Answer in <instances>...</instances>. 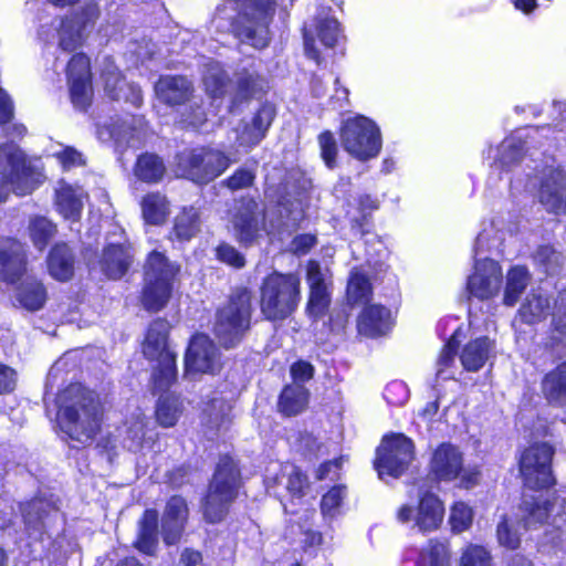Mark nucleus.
Segmentation results:
<instances>
[{
    "instance_id": "28",
    "label": "nucleus",
    "mask_w": 566,
    "mask_h": 566,
    "mask_svg": "<svg viewBox=\"0 0 566 566\" xmlns=\"http://www.w3.org/2000/svg\"><path fill=\"white\" fill-rule=\"evenodd\" d=\"M84 196L82 188L60 180L55 188L56 210L65 220L77 222L81 218Z\"/></svg>"
},
{
    "instance_id": "54",
    "label": "nucleus",
    "mask_w": 566,
    "mask_h": 566,
    "mask_svg": "<svg viewBox=\"0 0 566 566\" xmlns=\"http://www.w3.org/2000/svg\"><path fill=\"white\" fill-rule=\"evenodd\" d=\"M473 510L464 502H455L449 516V523L453 533H462L472 525Z\"/></svg>"
},
{
    "instance_id": "22",
    "label": "nucleus",
    "mask_w": 566,
    "mask_h": 566,
    "mask_svg": "<svg viewBox=\"0 0 566 566\" xmlns=\"http://www.w3.org/2000/svg\"><path fill=\"white\" fill-rule=\"evenodd\" d=\"M27 272L24 245L11 238L0 240V281L15 283Z\"/></svg>"
},
{
    "instance_id": "18",
    "label": "nucleus",
    "mask_w": 566,
    "mask_h": 566,
    "mask_svg": "<svg viewBox=\"0 0 566 566\" xmlns=\"http://www.w3.org/2000/svg\"><path fill=\"white\" fill-rule=\"evenodd\" d=\"M187 376L213 374L220 368L218 349L212 340L203 334L191 338L185 356Z\"/></svg>"
},
{
    "instance_id": "7",
    "label": "nucleus",
    "mask_w": 566,
    "mask_h": 566,
    "mask_svg": "<svg viewBox=\"0 0 566 566\" xmlns=\"http://www.w3.org/2000/svg\"><path fill=\"white\" fill-rule=\"evenodd\" d=\"M239 483L240 474L235 462L229 457H222L203 506V515L209 523H218L226 516L230 503L237 496Z\"/></svg>"
},
{
    "instance_id": "39",
    "label": "nucleus",
    "mask_w": 566,
    "mask_h": 566,
    "mask_svg": "<svg viewBox=\"0 0 566 566\" xmlns=\"http://www.w3.org/2000/svg\"><path fill=\"white\" fill-rule=\"evenodd\" d=\"M166 172V166L163 159L156 154H142L134 166V175L137 179L155 184L163 179Z\"/></svg>"
},
{
    "instance_id": "59",
    "label": "nucleus",
    "mask_w": 566,
    "mask_h": 566,
    "mask_svg": "<svg viewBox=\"0 0 566 566\" xmlns=\"http://www.w3.org/2000/svg\"><path fill=\"white\" fill-rule=\"evenodd\" d=\"M497 542L501 546L509 549H516L520 546V534L513 523L504 517L497 525Z\"/></svg>"
},
{
    "instance_id": "24",
    "label": "nucleus",
    "mask_w": 566,
    "mask_h": 566,
    "mask_svg": "<svg viewBox=\"0 0 566 566\" xmlns=\"http://www.w3.org/2000/svg\"><path fill=\"white\" fill-rule=\"evenodd\" d=\"M102 78L104 81L105 92L112 99H124L134 106L142 104L143 96L140 88L135 84L127 83L122 77L118 69L108 60L105 61Z\"/></svg>"
},
{
    "instance_id": "2",
    "label": "nucleus",
    "mask_w": 566,
    "mask_h": 566,
    "mask_svg": "<svg viewBox=\"0 0 566 566\" xmlns=\"http://www.w3.org/2000/svg\"><path fill=\"white\" fill-rule=\"evenodd\" d=\"M57 422L71 440L90 443L103 420L99 397L81 384H72L59 395Z\"/></svg>"
},
{
    "instance_id": "21",
    "label": "nucleus",
    "mask_w": 566,
    "mask_h": 566,
    "mask_svg": "<svg viewBox=\"0 0 566 566\" xmlns=\"http://www.w3.org/2000/svg\"><path fill=\"white\" fill-rule=\"evenodd\" d=\"M146 136V125L142 117L126 116L109 125L97 128V137L102 142L114 140L118 146H139Z\"/></svg>"
},
{
    "instance_id": "40",
    "label": "nucleus",
    "mask_w": 566,
    "mask_h": 566,
    "mask_svg": "<svg viewBox=\"0 0 566 566\" xmlns=\"http://www.w3.org/2000/svg\"><path fill=\"white\" fill-rule=\"evenodd\" d=\"M237 99H248L260 93H263L268 87V82L264 77L258 74L255 69H242L237 73Z\"/></svg>"
},
{
    "instance_id": "20",
    "label": "nucleus",
    "mask_w": 566,
    "mask_h": 566,
    "mask_svg": "<svg viewBox=\"0 0 566 566\" xmlns=\"http://www.w3.org/2000/svg\"><path fill=\"white\" fill-rule=\"evenodd\" d=\"M66 74L74 106L78 109H85L92 99L88 57L82 53L73 55L69 61Z\"/></svg>"
},
{
    "instance_id": "60",
    "label": "nucleus",
    "mask_w": 566,
    "mask_h": 566,
    "mask_svg": "<svg viewBox=\"0 0 566 566\" xmlns=\"http://www.w3.org/2000/svg\"><path fill=\"white\" fill-rule=\"evenodd\" d=\"M321 156L328 168L336 166L338 147L334 135L331 132H324L318 136Z\"/></svg>"
},
{
    "instance_id": "61",
    "label": "nucleus",
    "mask_w": 566,
    "mask_h": 566,
    "mask_svg": "<svg viewBox=\"0 0 566 566\" xmlns=\"http://www.w3.org/2000/svg\"><path fill=\"white\" fill-rule=\"evenodd\" d=\"M384 397L389 405L402 406L409 398V389L405 382L395 380L386 386Z\"/></svg>"
},
{
    "instance_id": "48",
    "label": "nucleus",
    "mask_w": 566,
    "mask_h": 566,
    "mask_svg": "<svg viewBox=\"0 0 566 566\" xmlns=\"http://www.w3.org/2000/svg\"><path fill=\"white\" fill-rule=\"evenodd\" d=\"M460 332V328H457L453 334L451 335L448 343L442 348L438 360H437V378L439 379H450L454 376V355L458 347V334Z\"/></svg>"
},
{
    "instance_id": "11",
    "label": "nucleus",
    "mask_w": 566,
    "mask_h": 566,
    "mask_svg": "<svg viewBox=\"0 0 566 566\" xmlns=\"http://www.w3.org/2000/svg\"><path fill=\"white\" fill-rule=\"evenodd\" d=\"M0 175L19 196L31 192L41 177L28 163L24 153L13 143L0 146Z\"/></svg>"
},
{
    "instance_id": "8",
    "label": "nucleus",
    "mask_w": 566,
    "mask_h": 566,
    "mask_svg": "<svg viewBox=\"0 0 566 566\" xmlns=\"http://www.w3.org/2000/svg\"><path fill=\"white\" fill-rule=\"evenodd\" d=\"M339 138L344 150L360 161L377 157L382 144L378 125L363 115L346 118Z\"/></svg>"
},
{
    "instance_id": "58",
    "label": "nucleus",
    "mask_w": 566,
    "mask_h": 566,
    "mask_svg": "<svg viewBox=\"0 0 566 566\" xmlns=\"http://www.w3.org/2000/svg\"><path fill=\"white\" fill-rule=\"evenodd\" d=\"M284 474L287 476L286 489L292 495H303L308 488L307 478L293 464L283 467Z\"/></svg>"
},
{
    "instance_id": "15",
    "label": "nucleus",
    "mask_w": 566,
    "mask_h": 566,
    "mask_svg": "<svg viewBox=\"0 0 566 566\" xmlns=\"http://www.w3.org/2000/svg\"><path fill=\"white\" fill-rule=\"evenodd\" d=\"M538 198L547 210L566 213V170L560 166L546 165L534 177Z\"/></svg>"
},
{
    "instance_id": "53",
    "label": "nucleus",
    "mask_w": 566,
    "mask_h": 566,
    "mask_svg": "<svg viewBox=\"0 0 566 566\" xmlns=\"http://www.w3.org/2000/svg\"><path fill=\"white\" fill-rule=\"evenodd\" d=\"M370 294L371 286L368 279L358 271L352 272L347 284L348 301L353 304L364 303L368 301Z\"/></svg>"
},
{
    "instance_id": "23",
    "label": "nucleus",
    "mask_w": 566,
    "mask_h": 566,
    "mask_svg": "<svg viewBox=\"0 0 566 566\" xmlns=\"http://www.w3.org/2000/svg\"><path fill=\"white\" fill-rule=\"evenodd\" d=\"M463 454L457 446L441 443L432 453L431 474L440 481H453L462 471Z\"/></svg>"
},
{
    "instance_id": "14",
    "label": "nucleus",
    "mask_w": 566,
    "mask_h": 566,
    "mask_svg": "<svg viewBox=\"0 0 566 566\" xmlns=\"http://www.w3.org/2000/svg\"><path fill=\"white\" fill-rule=\"evenodd\" d=\"M97 17V7L88 4L80 12L54 20L53 28L57 35L59 48L65 52L76 50L83 43L86 32L93 28Z\"/></svg>"
},
{
    "instance_id": "49",
    "label": "nucleus",
    "mask_w": 566,
    "mask_h": 566,
    "mask_svg": "<svg viewBox=\"0 0 566 566\" xmlns=\"http://www.w3.org/2000/svg\"><path fill=\"white\" fill-rule=\"evenodd\" d=\"M56 226L45 217H33L29 223V235L35 248L43 250L55 235Z\"/></svg>"
},
{
    "instance_id": "62",
    "label": "nucleus",
    "mask_w": 566,
    "mask_h": 566,
    "mask_svg": "<svg viewBox=\"0 0 566 566\" xmlns=\"http://www.w3.org/2000/svg\"><path fill=\"white\" fill-rule=\"evenodd\" d=\"M552 323L558 333L566 335V289L557 294L552 311Z\"/></svg>"
},
{
    "instance_id": "50",
    "label": "nucleus",
    "mask_w": 566,
    "mask_h": 566,
    "mask_svg": "<svg viewBox=\"0 0 566 566\" xmlns=\"http://www.w3.org/2000/svg\"><path fill=\"white\" fill-rule=\"evenodd\" d=\"M124 431L126 437L124 438V446L132 450L138 451L144 447L145 439V422L142 413L133 415L129 420L126 421Z\"/></svg>"
},
{
    "instance_id": "38",
    "label": "nucleus",
    "mask_w": 566,
    "mask_h": 566,
    "mask_svg": "<svg viewBox=\"0 0 566 566\" xmlns=\"http://www.w3.org/2000/svg\"><path fill=\"white\" fill-rule=\"evenodd\" d=\"M551 302L548 295L541 291H532L520 307L518 315L527 324L543 321L549 313Z\"/></svg>"
},
{
    "instance_id": "5",
    "label": "nucleus",
    "mask_w": 566,
    "mask_h": 566,
    "mask_svg": "<svg viewBox=\"0 0 566 566\" xmlns=\"http://www.w3.org/2000/svg\"><path fill=\"white\" fill-rule=\"evenodd\" d=\"M178 268L163 253L153 251L147 258L144 273L142 304L150 312L164 308L171 297L172 282Z\"/></svg>"
},
{
    "instance_id": "43",
    "label": "nucleus",
    "mask_w": 566,
    "mask_h": 566,
    "mask_svg": "<svg viewBox=\"0 0 566 566\" xmlns=\"http://www.w3.org/2000/svg\"><path fill=\"white\" fill-rule=\"evenodd\" d=\"M182 412V403L178 396L168 394L160 396L157 408V421L164 427H172L176 424Z\"/></svg>"
},
{
    "instance_id": "25",
    "label": "nucleus",
    "mask_w": 566,
    "mask_h": 566,
    "mask_svg": "<svg viewBox=\"0 0 566 566\" xmlns=\"http://www.w3.org/2000/svg\"><path fill=\"white\" fill-rule=\"evenodd\" d=\"M188 517V506L180 496H172L166 505L161 518V533L167 545L176 544L184 531Z\"/></svg>"
},
{
    "instance_id": "10",
    "label": "nucleus",
    "mask_w": 566,
    "mask_h": 566,
    "mask_svg": "<svg viewBox=\"0 0 566 566\" xmlns=\"http://www.w3.org/2000/svg\"><path fill=\"white\" fill-rule=\"evenodd\" d=\"M554 449L548 443H534L524 449L518 458L523 484L531 490H544L555 484L552 470Z\"/></svg>"
},
{
    "instance_id": "41",
    "label": "nucleus",
    "mask_w": 566,
    "mask_h": 566,
    "mask_svg": "<svg viewBox=\"0 0 566 566\" xmlns=\"http://www.w3.org/2000/svg\"><path fill=\"white\" fill-rule=\"evenodd\" d=\"M524 142L521 132L505 138L497 149L495 163L503 167H509L520 161L524 155Z\"/></svg>"
},
{
    "instance_id": "1",
    "label": "nucleus",
    "mask_w": 566,
    "mask_h": 566,
    "mask_svg": "<svg viewBox=\"0 0 566 566\" xmlns=\"http://www.w3.org/2000/svg\"><path fill=\"white\" fill-rule=\"evenodd\" d=\"M275 8L274 0H232L218 7L212 24L221 32H231L240 43L263 50L272 39Z\"/></svg>"
},
{
    "instance_id": "36",
    "label": "nucleus",
    "mask_w": 566,
    "mask_h": 566,
    "mask_svg": "<svg viewBox=\"0 0 566 566\" xmlns=\"http://www.w3.org/2000/svg\"><path fill=\"white\" fill-rule=\"evenodd\" d=\"M541 389L551 403H562L566 399V360L545 374Z\"/></svg>"
},
{
    "instance_id": "12",
    "label": "nucleus",
    "mask_w": 566,
    "mask_h": 566,
    "mask_svg": "<svg viewBox=\"0 0 566 566\" xmlns=\"http://www.w3.org/2000/svg\"><path fill=\"white\" fill-rule=\"evenodd\" d=\"M413 460V443L403 434L385 437L377 449L375 469L381 480L385 475L400 476Z\"/></svg>"
},
{
    "instance_id": "51",
    "label": "nucleus",
    "mask_w": 566,
    "mask_h": 566,
    "mask_svg": "<svg viewBox=\"0 0 566 566\" xmlns=\"http://www.w3.org/2000/svg\"><path fill=\"white\" fill-rule=\"evenodd\" d=\"M202 81L208 94L212 96H220L223 94L227 77L218 62L209 61L205 65Z\"/></svg>"
},
{
    "instance_id": "56",
    "label": "nucleus",
    "mask_w": 566,
    "mask_h": 566,
    "mask_svg": "<svg viewBox=\"0 0 566 566\" xmlns=\"http://www.w3.org/2000/svg\"><path fill=\"white\" fill-rule=\"evenodd\" d=\"M535 260L547 274H556L564 264V256L551 245L538 248Z\"/></svg>"
},
{
    "instance_id": "42",
    "label": "nucleus",
    "mask_w": 566,
    "mask_h": 566,
    "mask_svg": "<svg viewBox=\"0 0 566 566\" xmlns=\"http://www.w3.org/2000/svg\"><path fill=\"white\" fill-rule=\"evenodd\" d=\"M142 210L143 217L147 223L160 224L168 216V202L160 193L151 192L144 197Z\"/></svg>"
},
{
    "instance_id": "31",
    "label": "nucleus",
    "mask_w": 566,
    "mask_h": 566,
    "mask_svg": "<svg viewBox=\"0 0 566 566\" xmlns=\"http://www.w3.org/2000/svg\"><path fill=\"white\" fill-rule=\"evenodd\" d=\"M133 262L132 248L128 244H108L101 260L102 271L111 279L122 277Z\"/></svg>"
},
{
    "instance_id": "32",
    "label": "nucleus",
    "mask_w": 566,
    "mask_h": 566,
    "mask_svg": "<svg viewBox=\"0 0 566 566\" xmlns=\"http://www.w3.org/2000/svg\"><path fill=\"white\" fill-rule=\"evenodd\" d=\"M48 295L43 283L34 277H27L14 290V304L29 311L36 312L43 308Z\"/></svg>"
},
{
    "instance_id": "4",
    "label": "nucleus",
    "mask_w": 566,
    "mask_h": 566,
    "mask_svg": "<svg viewBox=\"0 0 566 566\" xmlns=\"http://www.w3.org/2000/svg\"><path fill=\"white\" fill-rule=\"evenodd\" d=\"M169 323L158 318L149 325L143 353L149 360L157 361L154 367V387L158 391H165L176 380V354L168 346Z\"/></svg>"
},
{
    "instance_id": "26",
    "label": "nucleus",
    "mask_w": 566,
    "mask_h": 566,
    "mask_svg": "<svg viewBox=\"0 0 566 566\" xmlns=\"http://www.w3.org/2000/svg\"><path fill=\"white\" fill-rule=\"evenodd\" d=\"M192 83L185 76L164 75L155 84L157 98L167 105H181L192 95Z\"/></svg>"
},
{
    "instance_id": "30",
    "label": "nucleus",
    "mask_w": 566,
    "mask_h": 566,
    "mask_svg": "<svg viewBox=\"0 0 566 566\" xmlns=\"http://www.w3.org/2000/svg\"><path fill=\"white\" fill-rule=\"evenodd\" d=\"M256 209V203L249 200L240 203L232 216L231 222L235 235L243 243H251L260 230Z\"/></svg>"
},
{
    "instance_id": "63",
    "label": "nucleus",
    "mask_w": 566,
    "mask_h": 566,
    "mask_svg": "<svg viewBox=\"0 0 566 566\" xmlns=\"http://www.w3.org/2000/svg\"><path fill=\"white\" fill-rule=\"evenodd\" d=\"M52 156L59 160L63 169H71L85 164L83 155L75 148L69 146H61V148L54 151Z\"/></svg>"
},
{
    "instance_id": "13",
    "label": "nucleus",
    "mask_w": 566,
    "mask_h": 566,
    "mask_svg": "<svg viewBox=\"0 0 566 566\" xmlns=\"http://www.w3.org/2000/svg\"><path fill=\"white\" fill-rule=\"evenodd\" d=\"M443 516V503L437 495L430 492H426L420 496L417 506L402 504L396 512V518L400 524L410 525L423 533L439 528Z\"/></svg>"
},
{
    "instance_id": "6",
    "label": "nucleus",
    "mask_w": 566,
    "mask_h": 566,
    "mask_svg": "<svg viewBox=\"0 0 566 566\" xmlns=\"http://www.w3.org/2000/svg\"><path fill=\"white\" fill-rule=\"evenodd\" d=\"M252 295L247 289L233 292L216 317L214 334L224 347L238 344L250 327Z\"/></svg>"
},
{
    "instance_id": "45",
    "label": "nucleus",
    "mask_w": 566,
    "mask_h": 566,
    "mask_svg": "<svg viewBox=\"0 0 566 566\" xmlns=\"http://www.w3.org/2000/svg\"><path fill=\"white\" fill-rule=\"evenodd\" d=\"M315 33L325 48H334L342 35L338 21L328 17L325 10L317 17Z\"/></svg>"
},
{
    "instance_id": "16",
    "label": "nucleus",
    "mask_w": 566,
    "mask_h": 566,
    "mask_svg": "<svg viewBox=\"0 0 566 566\" xmlns=\"http://www.w3.org/2000/svg\"><path fill=\"white\" fill-rule=\"evenodd\" d=\"M502 283V268L497 262L489 258L476 259L467 280V291L470 296L490 300L499 294Z\"/></svg>"
},
{
    "instance_id": "29",
    "label": "nucleus",
    "mask_w": 566,
    "mask_h": 566,
    "mask_svg": "<svg viewBox=\"0 0 566 566\" xmlns=\"http://www.w3.org/2000/svg\"><path fill=\"white\" fill-rule=\"evenodd\" d=\"M391 327V313L388 308L373 304L366 306L357 322L359 334L367 337H378L386 334Z\"/></svg>"
},
{
    "instance_id": "57",
    "label": "nucleus",
    "mask_w": 566,
    "mask_h": 566,
    "mask_svg": "<svg viewBox=\"0 0 566 566\" xmlns=\"http://www.w3.org/2000/svg\"><path fill=\"white\" fill-rule=\"evenodd\" d=\"M231 410V406L223 399L213 398L205 408L203 412L208 417V421L212 427L219 428L221 427L229 412Z\"/></svg>"
},
{
    "instance_id": "9",
    "label": "nucleus",
    "mask_w": 566,
    "mask_h": 566,
    "mask_svg": "<svg viewBox=\"0 0 566 566\" xmlns=\"http://www.w3.org/2000/svg\"><path fill=\"white\" fill-rule=\"evenodd\" d=\"M229 157L211 147L186 149L178 155L180 175L196 184H208L223 174L230 166Z\"/></svg>"
},
{
    "instance_id": "34",
    "label": "nucleus",
    "mask_w": 566,
    "mask_h": 566,
    "mask_svg": "<svg viewBox=\"0 0 566 566\" xmlns=\"http://www.w3.org/2000/svg\"><path fill=\"white\" fill-rule=\"evenodd\" d=\"M308 397L310 392L302 384L287 385L280 395L279 411L287 417L296 416L306 409Z\"/></svg>"
},
{
    "instance_id": "52",
    "label": "nucleus",
    "mask_w": 566,
    "mask_h": 566,
    "mask_svg": "<svg viewBox=\"0 0 566 566\" xmlns=\"http://www.w3.org/2000/svg\"><path fill=\"white\" fill-rule=\"evenodd\" d=\"M459 566H493V558L486 547L469 544L461 552Z\"/></svg>"
},
{
    "instance_id": "47",
    "label": "nucleus",
    "mask_w": 566,
    "mask_h": 566,
    "mask_svg": "<svg viewBox=\"0 0 566 566\" xmlns=\"http://www.w3.org/2000/svg\"><path fill=\"white\" fill-rule=\"evenodd\" d=\"M200 227L199 212L193 207L185 208L175 220L174 231L178 239L190 240Z\"/></svg>"
},
{
    "instance_id": "3",
    "label": "nucleus",
    "mask_w": 566,
    "mask_h": 566,
    "mask_svg": "<svg viewBox=\"0 0 566 566\" xmlns=\"http://www.w3.org/2000/svg\"><path fill=\"white\" fill-rule=\"evenodd\" d=\"M301 301V280L296 274L274 272L261 285V312L269 321L291 316Z\"/></svg>"
},
{
    "instance_id": "44",
    "label": "nucleus",
    "mask_w": 566,
    "mask_h": 566,
    "mask_svg": "<svg viewBox=\"0 0 566 566\" xmlns=\"http://www.w3.org/2000/svg\"><path fill=\"white\" fill-rule=\"evenodd\" d=\"M528 284V272L524 266L512 268L506 276V286L504 291V303L509 306L514 305L520 295Z\"/></svg>"
},
{
    "instance_id": "55",
    "label": "nucleus",
    "mask_w": 566,
    "mask_h": 566,
    "mask_svg": "<svg viewBox=\"0 0 566 566\" xmlns=\"http://www.w3.org/2000/svg\"><path fill=\"white\" fill-rule=\"evenodd\" d=\"M346 497V488L336 485L322 497L321 509L325 518H334L340 513L343 502Z\"/></svg>"
},
{
    "instance_id": "35",
    "label": "nucleus",
    "mask_w": 566,
    "mask_h": 566,
    "mask_svg": "<svg viewBox=\"0 0 566 566\" xmlns=\"http://www.w3.org/2000/svg\"><path fill=\"white\" fill-rule=\"evenodd\" d=\"M50 274L59 281H67L73 276L74 256L70 248L64 244H55L48 256Z\"/></svg>"
},
{
    "instance_id": "37",
    "label": "nucleus",
    "mask_w": 566,
    "mask_h": 566,
    "mask_svg": "<svg viewBox=\"0 0 566 566\" xmlns=\"http://www.w3.org/2000/svg\"><path fill=\"white\" fill-rule=\"evenodd\" d=\"M158 514L155 510L145 511L138 523L136 547L147 555L154 554L158 543Z\"/></svg>"
},
{
    "instance_id": "19",
    "label": "nucleus",
    "mask_w": 566,
    "mask_h": 566,
    "mask_svg": "<svg viewBox=\"0 0 566 566\" xmlns=\"http://www.w3.org/2000/svg\"><path fill=\"white\" fill-rule=\"evenodd\" d=\"M275 115V107L265 103L250 119H243L235 128L238 147L248 151L259 145L265 137Z\"/></svg>"
},
{
    "instance_id": "33",
    "label": "nucleus",
    "mask_w": 566,
    "mask_h": 566,
    "mask_svg": "<svg viewBox=\"0 0 566 566\" xmlns=\"http://www.w3.org/2000/svg\"><path fill=\"white\" fill-rule=\"evenodd\" d=\"M554 504L549 499L539 496H525L520 506V517L524 528L543 525L553 512Z\"/></svg>"
},
{
    "instance_id": "64",
    "label": "nucleus",
    "mask_w": 566,
    "mask_h": 566,
    "mask_svg": "<svg viewBox=\"0 0 566 566\" xmlns=\"http://www.w3.org/2000/svg\"><path fill=\"white\" fill-rule=\"evenodd\" d=\"M217 256L221 262L238 269L244 266L245 263L244 256L235 248L227 243L218 247Z\"/></svg>"
},
{
    "instance_id": "27",
    "label": "nucleus",
    "mask_w": 566,
    "mask_h": 566,
    "mask_svg": "<svg viewBox=\"0 0 566 566\" xmlns=\"http://www.w3.org/2000/svg\"><path fill=\"white\" fill-rule=\"evenodd\" d=\"M494 356V342L489 337H478L462 347L459 359L464 370L474 373L480 370Z\"/></svg>"
},
{
    "instance_id": "17",
    "label": "nucleus",
    "mask_w": 566,
    "mask_h": 566,
    "mask_svg": "<svg viewBox=\"0 0 566 566\" xmlns=\"http://www.w3.org/2000/svg\"><path fill=\"white\" fill-rule=\"evenodd\" d=\"M306 282L310 289L307 311L311 315H322L331 303L333 275L327 266L311 260L306 265Z\"/></svg>"
},
{
    "instance_id": "46",
    "label": "nucleus",
    "mask_w": 566,
    "mask_h": 566,
    "mask_svg": "<svg viewBox=\"0 0 566 566\" xmlns=\"http://www.w3.org/2000/svg\"><path fill=\"white\" fill-rule=\"evenodd\" d=\"M417 566H451V553L447 544L430 542L418 557Z\"/></svg>"
}]
</instances>
